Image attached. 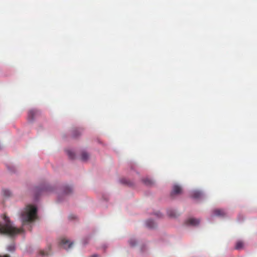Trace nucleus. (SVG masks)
Returning <instances> with one entry per match:
<instances>
[{"label": "nucleus", "mask_w": 257, "mask_h": 257, "mask_svg": "<svg viewBox=\"0 0 257 257\" xmlns=\"http://www.w3.org/2000/svg\"><path fill=\"white\" fill-rule=\"evenodd\" d=\"M2 218L3 221H0V234L13 237L24 231L23 228H18L14 226L9 218L5 214L3 215Z\"/></svg>", "instance_id": "nucleus-1"}, {"label": "nucleus", "mask_w": 257, "mask_h": 257, "mask_svg": "<svg viewBox=\"0 0 257 257\" xmlns=\"http://www.w3.org/2000/svg\"><path fill=\"white\" fill-rule=\"evenodd\" d=\"M37 209L32 205H27L22 211L21 219L23 225L34 221L37 218Z\"/></svg>", "instance_id": "nucleus-2"}, {"label": "nucleus", "mask_w": 257, "mask_h": 257, "mask_svg": "<svg viewBox=\"0 0 257 257\" xmlns=\"http://www.w3.org/2000/svg\"><path fill=\"white\" fill-rule=\"evenodd\" d=\"M60 244L63 248L68 249L71 248L73 242H70V241L65 238H63L60 240Z\"/></svg>", "instance_id": "nucleus-3"}, {"label": "nucleus", "mask_w": 257, "mask_h": 257, "mask_svg": "<svg viewBox=\"0 0 257 257\" xmlns=\"http://www.w3.org/2000/svg\"><path fill=\"white\" fill-rule=\"evenodd\" d=\"M212 213L214 216L218 217H224L226 215V212L221 209H215L212 211Z\"/></svg>", "instance_id": "nucleus-4"}, {"label": "nucleus", "mask_w": 257, "mask_h": 257, "mask_svg": "<svg viewBox=\"0 0 257 257\" xmlns=\"http://www.w3.org/2000/svg\"><path fill=\"white\" fill-rule=\"evenodd\" d=\"M182 188L180 186L175 185L173 187L171 195V196H173L174 195L179 194L182 192Z\"/></svg>", "instance_id": "nucleus-5"}, {"label": "nucleus", "mask_w": 257, "mask_h": 257, "mask_svg": "<svg viewBox=\"0 0 257 257\" xmlns=\"http://www.w3.org/2000/svg\"><path fill=\"white\" fill-rule=\"evenodd\" d=\"M200 222V220L199 219L194 218H189L186 221V223L191 225L192 226H196L199 224Z\"/></svg>", "instance_id": "nucleus-6"}, {"label": "nucleus", "mask_w": 257, "mask_h": 257, "mask_svg": "<svg viewBox=\"0 0 257 257\" xmlns=\"http://www.w3.org/2000/svg\"><path fill=\"white\" fill-rule=\"evenodd\" d=\"M38 114V111L35 109L30 110L28 112V119L29 121H32L34 117Z\"/></svg>", "instance_id": "nucleus-7"}, {"label": "nucleus", "mask_w": 257, "mask_h": 257, "mask_svg": "<svg viewBox=\"0 0 257 257\" xmlns=\"http://www.w3.org/2000/svg\"><path fill=\"white\" fill-rule=\"evenodd\" d=\"M191 196L194 199H199L201 198L202 194L200 191L195 190L192 192Z\"/></svg>", "instance_id": "nucleus-8"}, {"label": "nucleus", "mask_w": 257, "mask_h": 257, "mask_svg": "<svg viewBox=\"0 0 257 257\" xmlns=\"http://www.w3.org/2000/svg\"><path fill=\"white\" fill-rule=\"evenodd\" d=\"M89 154L83 151L81 154V160L83 161H86L89 158Z\"/></svg>", "instance_id": "nucleus-9"}, {"label": "nucleus", "mask_w": 257, "mask_h": 257, "mask_svg": "<svg viewBox=\"0 0 257 257\" xmlns=\"http://www.w3.org/2000/svg\"><path fill=\"white\" fill-rule=\"evenodd\" d=\"M146 225L148 227L150 228H154L155 226L154 222L152 220H147L146 222Z\"/></svg>", "instance_id": "nucleus-10"}, {"label": "nucleus", "mask_w": 257, "mask_h": 257, "mask_svg": "<svg viewBox=\"0 0 257 257\" xmlns=\"http://www.w3.org/2000/svg\"><path fill=\"white\" fill-rule=\"evenodd\" d=\"M243 242L241 241H238L235 245V249H241L243 246Z\"/></svg>", "instance_id": "nucleus-11"}, {"label": "nucleus", "mask_w": 257, "mask_h": 257, "mask_svg": "<svg viewBox=\"0 0 257 257\" xmlns=\"http://www.w3.org/2000/svg\"><path fill=\"white\" fill-rule=\"evenodd\" d=\"M143 182L146 185H151L153 184V181L148 178L144 179L143 180Z\"/></svg>", "instance_id": "nucleus-12"}, {"label": "nucleus", "mask_w": 257, "mask_h": 257, "mask_svg": "<svg viewBox=\"0 0 257 257\" xmlns=\"http://www.w3.org/2000/svg\"><path fill=\"white\" fill-rule=\"evenodd\" d=\"M66 152L70 159H73L74 158L75 154L71 150H67Z\"/></svg>", "instance_id": "nucleus-13"}, {"label": "nucleus", "mask_w": 257, "mask_h": 257, "mask_svg": "<svg viewBox=\"0 0 257 257\" xmlns=\"http://www.w3.org/2000/svg\"><path fill=\"white\" fill-rule=\"evenodd\" d=\"M3 193L4 196H5V197L10 196L11 194V192L9 190H7V189H4L3 190Z\"/></svg>", "instance_id": "nucleus-14"}, {"label": "nucleus", "mask_w": 257, "mask_h": 257, "mask_svg": "<svg viewBox=\"0 0 257 257\" xmlns=\"http://www.w3.org/2000/svg\"><path fill=\"white\" fill-rule=\"evenodd\" d=\"M81 131L80 130L75 129L73 131V136L74 137H77L78 135H80Z\"/></svg>", "instance_id": "nucleus-15"}, {"label": "nucleus", "mask_w": 257, "mask_h": 257, "mask_svg": "<svg viewBox=\"0 0 257 257\" xmlns=\"http://www.w3.org/2000/svg\"><path fill=\"white\" fill-rule=\"evenodd\" d=\"M7 249L10 251H14L15 249V247L14 244H11V245H9L7 247Z\"/></svg>", "instance_id": "nucleus-16"}, {"label": "nucleus", "mask_w": 257, "mask_h": 257, "mask_svg": "<svg viewBox=\"0 0 257 257\" xmlns=\"http://www.w3.org/2000/svg\"><path fill=\"white\" fill-rule=\"evenodd\" d=\"M168 214L171 217H175L176 216V213L174 211H168Z\"/></svg>", "instance_id": "nucleus-17"}, {"label": "nucleus", "mask_w": 257, "mask_h": 257, "mask_svg": "<svg viewBox=\"0 0 257 257\" xmlns=\"http://www.w3.org/2000/svg\"><path fill=\"white\" fill-rule=\"evenodd\" d=\"M72 190V189L70 187H66L65 189V194H68L69 192H70Z\"/></svg>", "instance_id": "nucleus-18"}, {"label": "nucleus", "mask_w": 257, "mask_h": 257, "mask_svg": "<svg viewBox=\"0 0 257 257\" xmlns=\"http://www.w3.org/2000/svg\"><path fill=\"white\" fill-rule=\"evenodd\" d=\"M129 242H130V245L132 246H135L136 245V241L134 239H131L130 240Z\"/></svg>", "instance_id": "nucleus-19"}, {"label": "nucleus", "mask_w": 257, "mask_h": 257, "mask_svg": "<svg viewBox=\"0 0 257 257\" xmlns=\"http://www.w3.org/2000/svg\"><path fill=\"white\" fill-rule=\"evenodd\" d=\"M69 218L70 219H74L76 218V216L74 215H70L69 216Z\"/></svg>", "instance_id": "nucleus-20"}, {"label": "nucleus", "mask_w": 257, "mask_h": 257, "mask_svg": "<svg viewBox=\"0 0 257 257\" xmlns=\"http://www.w3.org/2000/svg\"><path fill=\"white\" fill-rule=\"evenodd\" d=\"M0 257H10V256L8 254H5V255H0Z\"/></svg>", "instance_id": "nucleus-21"}, {"label": "nucleus", "mask_w": 257, "mask_h": 257, "mask_svg": "<svg viewBox=\"0 0 257 257\" xmlns=\"http://www.w3.org/2000/svg\"><path fill=\"white\" fill-rule=\"evenodd\" d=\"M123 183H125V184H127L129 185H131L132 184L127 182H123Z\"/></svg>", "instance_id": "nucleus-22"}, {"label": "nucleus", "mask_w": 257, "mask_h": 257, "mask_svg": "<svg viewBox=\"0 0 257 257\" xmlns=\"http://www.w3.org/2000/svg\"><path fill=\"white\" fill-rule=\"evenodd\" d=\"M41 253H42V255H45V254L44 251H42Z\"/></svg>", "instance_id": "nucleus-23"}]
</instances>
